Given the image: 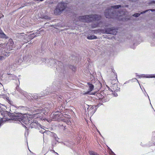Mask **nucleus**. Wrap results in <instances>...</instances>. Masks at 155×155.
<instances>
[{"mask_svg": "<svg viewBox=\"0 0 155 155\" xmlns=\"http://www.w3.org/2000/svg\"><path fill=\"white\" fill-rule=\"evenodd\" d=\"M40 113H44V112H43V111H41V112Z\"/></svg>", "mask_w": 155, "mask_h": 155, "instance_id": "nucleus-29", "label": "nucleus"}, {"mask_svg": "<svg viewBox=\"0 0 155 155\" xmlns=\"http://www.w3.org/2000/svg\"><path fill=\"white\" fill-rule=\"evenodd\" d=\"M120 7V5H117L114 6H113L112 7L114 9H117V8H118Z\"/></svg>", "mask_w": 155, "mask_h": 155, "instance_id": "nucleus-15", "label": "nucleus"}, {"mask_svg": "<svg viewBox=\"0 0 155 155\" xmlns=\"http://www.w3.org/2000/svg\"><path fill=\"white\" fill-rule=\"evenodd\" d=\"M140 14L139 13H136L133 15V16L135 17H138L140 16Z\"/></svg>", "mask_w": 155, "mask_h": 155, "instance_id": "nucleus-14", "label": "nucleus"}, {"mask_svg": "<svg viewBox=\"0 0 155 155\" xmlns=\"http://www.w3.org/2000/svg\"><path fill=\"white\" fill-rule=\"evenodd\" d=\"M106 16L107 18H109V16L108 15H107V14H106Z\"/></svg>", "mask_w": 155, "mask_h": 155, "instance_id": "nucleus-23", "label": "nucleus"}, {"mask_svg": "<svg viewBox=\"0 0 155 155\" xmlns=\"http://www.w3.org/2000/svg\"><path fill=\"white\" fill-rule=\"evenodd\" d=\"M153 2L154 3H155V1H153Z\"/></svg>", "mask_w": 155, "mask_h": 155, "instance_id": "nucleus-30", "label": "nucleus"}, {"mask_svg": "<svg viewBox=\"0 0 155 155\" xmlns=\"http://www.w3.org/2000/svg\"><path fill=\"white\" fill-rule=\"evenodd\" d=\"M70 123H71V122H68V124H70Z\"/></svg>", "mask_w": 155, "mask_h": 155, "instance_id": "nucleus-28", "label": "nucleus"}, {"mask_svg": "<svg viewBox=\"0 0 155 155\" xmlns=\"http://www.w3.org/2000/svg\"><path fill=\"white\" fill-rule=\"evenodd\" d=\"M98 25V24H96V25H92V28H95V27L97 26Z\"/></svg>", "mask_w": 155, "mask_h": 155, "instance_id": "nucleus-21", "label": "nucleus"}, {"mask_svg": "<svg viewBox=\"0 0 155 155\" xmlns=\"http://www.w3.org/2000/svg\"><path fill=\"white\" fill-rule=\"evenodd\" d=\"M34 34V33H33L32 34H31L30 35L28 36L27 35H24V34H21L19 37L21 38H22L24 39V40H23L24 41L25 43H26L27 42V41L28 39H33L34 38L35 36H37V35L35 36H33V35Z\"/></svg>", "mask_w": 155, "mask_h": 155, "instance_id": "nucleus-4", "label": "nucleus"}, {"mask_svg": "<svg viewBox=\"0 0 155 155\" xmlns=\"http://www.w3.org/2000/svg\"><path fill=\"white\" fill-rule=\"evenodd\" d=\"M117 96V94H116L115 95V96Z\"/></svg>", "mask_w": 155, "mask_h": 155, "instance_id": "nucleus-26", "label": "nucleus"}, {"mask_svg": "<svg viewBox=\"0 0 155 155\" xmlns=\"http://www.w3.org/2000/svg\"><path fill=\"white\" fill-rule=\"evenodd\" d=\"M2 17H3V15H0V18H2Z\"/></svg>", "mask_w": 155, "mask_h": 155, "instance_id": "nucleus-25", "label": "nucleus"}, {"mask_svg": "<svg viewBox=\"0 0 155 155\" xmlns=\"http://www.w3.org/2000/svg\"><path fill=\"white\" fill-rule=\"evenodd\" d=\"M6 46V48L7 49L9 50V51L12 49L14 48V42L12 39L9 40Z\"/></svg>", "mask_w": 155, "mask_h": 155, "instance_id": "nucleus-5", "label": "nucleus"}, {"mask_svg": "<svg viewBox=\"0 0 155 155\" xmlns=\"http://www.w3.org/2000/svg\"><path fill=\"white\" fill-rule=\"evenodd\" d=\"M1 124H2V122H1V120L0 123V125H1Z\"/></svg>", "mask_w": 155, "mask_h": 155, "instance_id": "nucleus-27", "label": "nucleus"}, {"mask_svg": "<svg viewBox=\"0 0 155 155\" xmlns=\"http://www.w3.org/2000/svg\"><path fill=\"white\" fill-rule=\"evenodd\" d=\"M119 14H119V15L118 14V15H117V16H121V15H122V14H123H123H124V13H123V12H122V13H120Z\"/></svg>", "mask_w": 155, "mask_h": 155, "instance_id": "nucleus-22", "label": "nucleus"}, {"mask_svg": "<svg viewBox=\"0 0 155 155\" xmlns=\"http://www.w3.org/2000/svg\"><path fill=\"white\" fill-rule=\"evenodd\" d=\"M94 33H104V31H101V30H95Z\"/></svg>", "mask_w": 155, "mask_h": 155, "instance_id": "nucleus-12", "label": "nucleus"}, {"mask_svg": "<svg viewBox=\"0 0 155 155\" xmlns=\"http://www.w3.org/2000/svg\"><path fill=\"white\" fill-rule=\"evenodd\" d=\"M100 17L96 15H85L81 16L79 17V19L81 21L84 22H88L94 20L93 18L95 19V21L98 20L100 19Z\"/></svg>", "mask_w": 155, "mask_h": 155, "instance_id": "nucleus-1", "label": "nucleus"}, {"mask_svg": "<svg viewBox=\"0 0 155 155\" xmlns=\"http://www.w3.org/2000/svg\"><path fill=\"white\" fill-rule=\"evenodd\" d=\"M4 98H5L7 100H8V102L10 103V101L9 100V98L8 97H5V96L4 97Z\"/></svg>", "mask_w": 155, "mask_h": 155, "instance_id": "nucleus-19", "label": "nucleus"}, {"mask_svg": "<svg viewBox=\"0 0 155 155\" xmlns=\"http://www.w3.org/2000/svg\"><path fill=\"white\" fill-rule=\"evenodd\" d=\"M154 11L155 10L154 9H150V10H146L145 11H144V12H142L141 13V14H143L144 13H145V12L148 11Z\"/></svg>", "mask_w": 155, "mask_h": 155, "instance_id": "nucleus-17", "label": "nucleus"}, {"mask_svg": "<svg viewBox=\"0 0 155 155\" xmlns=\"http://www.w3.org/2000/svg\"><path fill=\"white\" fill-rule=\"evenodd\" d=\"M7 114V112L2 110L1 107H0V118L2 119L5 117V114Z\"/></svg>", "mask_w": 155, "mask_h": 155, "instance_id": "nucleus-8", "label": "nucleus"}, {"mask_svg": "<svg viewBox=\"0 0 155 155\" xmlns=\"http://www.w3.org/2000/svg\"><path fill=\"white\" fill-rule=\"evenodd\" d=\"M42 109L41 108H38L37 109V110H38V111H40L41 110H42Z\"/></svg>", "mask_w": 155, "mask_h": 155, "instance_id": "nucleus-20", "label": "nucleus"}, {"mask_svg": "<svg viewBox=\"0 0 155 155\" xmlns=\"http://www.w3.org/2000/svg\"><path fill=\"white\" fill-rule=\"evenodd\" d=\"M138 76L140 78H155V74H142L140 75H139Z\"/></svg>", "mask_w": 155, "mask_h": 155, "instance_id": "nucleus-6", "label": "nucleus"}, {"mask_svg": "<svg viewBox=\"0 0 155 155\" xmlns=\"http://www.w3.org/2000/svg\"><path fill=\"white\" fill-rule=\"evenodd\" d=\"M10 53V52H8L7 53V52H5L3 54L4 55L6 56H8L9 55V54Z\"/></svg>", "mask_w": 155, "mask_h": 155, "instance_id": "nucleus-18", "label": "nucleus"}, {"mask_svg": "<svg viewBox=\"0 0 155 155\" xmlns=\"http://www.w3.org/2000/svg\"><path fill=\"white\" fill-rule=\"evenodd\" d=\"M87 84L88 85L89 87V91L87 92H84L83 93V94H89L90 92L92 91L94 89V86L93 85L89 83H88Z\"/></svg>", "mask_w": 155, "mask_h": 155, "instance_id": "nucleus-7", "label": "nucleus"}, {"mask_svg": "<svg viewBox=\"0 0 155 155\" xmlns=\"http://www.w3.org/2000/svg\"><path fill=\"white\" fill-rule=\"evenodd\" d=\"M89 153L90 155H99L97 153L92 151H90L89 152Z\"/></svg>", "mask_w": 155, "mask_h": 155, "instance_id": "nucleus-11", "label": "nucleus"}, {"mask_svg": "<svg viewBox=\"0 0 155 155\" xmlns=\"http://www.w3.org/2000/svg\"><path fill=\"white\" fill-rule=\"evenodd\" d=\"M105 33L107 34H116V32H115L114 33H113L112 32V31H108L107 30L105 31Z\"/></svg>", "mask_w": 155, "mask_h": 155, "instance_id": "nucleus-13", "label": "nucleus"}, {"mask_svg": "<svg viewBox=\"0 0 155 155\" xmlns=\"http://www.w3.org/2000/svg\"><path fill=\"white\" fill-rule=\"evenodd\" d=\"M87 38L88 39H93L97 38L96 36L94 35H90L87 37Z\"/></svg>", "mask_w": 155, "mask_h": 155, "instance_id": "nucleus-10", "label": "nucleus"}, {"mask_svg": "<svg viewBox=\"0 0 155 155\" xmlns=\"http://www.w3.org/2000/svg\"><path fill=\"white\" fill-rule=\"evenodd\" d=\"M29 116V114H21L20 116L15 117V119L19 120L21 123L23 122L26 124H28L31 123L30 122V117H28Z\"/></svg>", "mask_w": 155, "mask_h": 155, "instance_id": "nucleus-2", "label": "nucleus"}, {"mask_svg": "<svg viewBox=\"0 0 155 155\" xmlns=\"http://www.w3.org/2000/svg\"><path fill=\"white\" fill-rule=\"evenodd\" d=\"M67 6V5L66 3H59L56 9L54 10V13L56 14H60L61 12Z\"/></svg>", "mask_w": 155, "mask_h": 155, "instance_id": "nucleus-3", "label": "nucleus"}, {"mask_svg": "<svg viewBox=\"0 0 155 155\" xmlns=\"http://www.w3.org/2000/svg\"><path fill=\"white\" fill-rule=\"evenodd\" d=\"M5 59V57L3 56H0V60H3Z\"/></svg>", "mask_w": 155, "mask_h": 155, "instance_id": "nucleus-16", "label": "nucleus"}, {"mask_svg": "<svg viewBox=\"0 0 155 155\" xmlns=\"http://www.w3.org/2000/svg\"><path fill=\"white\" fill-rule=\"evenodd\" d=\"M99 133L100 134V132H99Z\"/></svg>", "mask_w": 155, "mask_h": 155, "instance_id": "nucleus-31", "label": "nucleus"}, {"mask_svg": "<svg viewBox=\"0 0 155 155\" xmlns=\"http://www.w3.org/2000/svg\"><path fill=\"white\" fill-rule=\"evenodd\" d=\"M130 0V1H132V2H135L136 0Z\"/></svg>", "mask_w": 155, "mask_h": 155, "instance_id": "nucleus-24", "label": "nucleus"}, {"mask_svg": "<svg viewBox=\"0 0 155 155\" xmlns=\"http://www.w3.org/2000/svg\"><path fill=\"white\" fill-rule=\"evenodd\" d=\"M95 107L94 106H89L87 108L88 112L91 114H93L95 112V110L94 109V107Z\"/></svg>", "mask_w": 155, "mask_h": 155, "instance_id": "nucleus-9", "label": "nucleus"}]
</instances>
